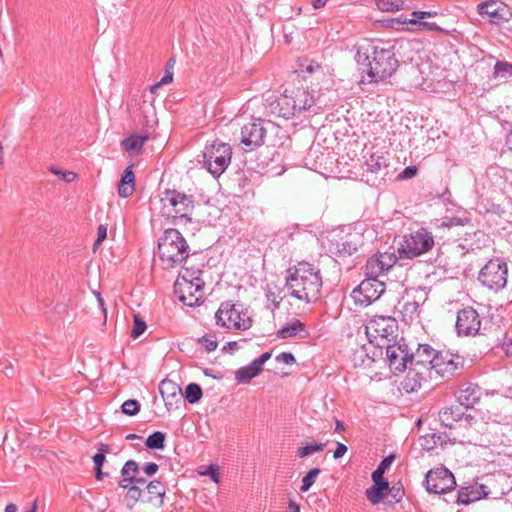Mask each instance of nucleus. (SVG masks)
Listing matches in <instances>:
<instances>
[{
    "label": "nucleus",
    "instance_id": "f257e3e1",
    "mask_svg": "<svg viewBox=\"0 0 512 512\" xmlns=\"http://www.w3.org/2000/svg\"><path fill=\"white\" fill-rule=\"evenodd\" d=\"M355 61L368 83H379L391 78L399 67L394 46L382 40H367L356 48Z\"/></svg>",
    "mask_w": 512,
    "mask_h": 512
},
{
    "label": "nucleus",
    "instance_id": "f03ea898",
    "mask_svg": "<svg viewBox=\"0 0 512 512\" xmlns=\"http://www.w3.org/2000/svg\"><path fill=\"white\" fill-rule=\"evenodd\" d=\"M320 270L308 262L288 269L285 287L291 297L306 303L318 300L322 288Z\"/></svg>",
    "mask_w": 512,
    "mask_h": 512
},
{
    "label": "nucleus",
    "instance_id": "7ed1b4c3",
    "mask_svg": "<svg viewBox=\"0 0 512 512\" xmlns=\"http://www.w3.org/2000/svg\"><path fill=\"white\" fill-rule=\"evenodd\" d=\"M157 254L163 267L171 269L187 263L190 246L177 229L169 228L158 240Z\"/></svg>",
    "mask_w": 512,
    "mask_h": 512
},
{
    "label": "nucleus",
    "instance_id": "20e7f679",
    "mask_svg": "<svg viewBox=\"0 0 512 512\" xmlns=\"http://www.w3.org/2000/svg\"><path fill=\"white\" fill-rule=\"evenodd\" d=\"M202 271L185 266L174 285L178 299L184 305L195 307L204 300V281L201 278Z\"/></svg>",
    "mask_w": 512,
    "mask_h": 512
},
{
    "label": "nucleus",
    "instance_id": "39448f33",
    "mask_svg": "<svg viewBox=\"0 0 512 512\" xmlns=\"http://www.w3.org/2000/svg\"><path fill=\"white\" fill-rule=\"evenodd\" d=\"M397 331L398 322L392 316L375 315L365 326L369 344L375 346L380 355L383 354L384 346L396 339Z\"/></svg>",
    "mask_w": 512,
    "mask_h": 512
},
{
    "label": "nucleus",
    "instance_id": "423d86ee",
    "mask_svg": "<svg viewBox=\"0 0 512 512\" xmlns=\"http://www.w3.org/2000/svg\"><path fill=\"white\" fill-rule=\"evenodd\" d=\"M231 159V146L220 140L206 144L202 152L203 167L215 178L220 177L226 171Z\"/></svg>",
    "mask_w": 512,
    "mask_h": 512
},
{
    "label": "nucleus",
    "instance_id": "0eeeda50",
    "mask_svg": "<svg viewBox=\"0 0 512 512\" xmlns=\"http://www.w3.org/2000/svg\"><path fill=\"white\" fill-rule=\"evenodd\" d=\"M479 282L489 290L498 292L504 289L508 281V264L501 257L488 260L480 269Z\"/></svg>",
    "mask_w": 512,
    "mask_h": 512
},
{
    "label": "nucleus",
    "instance_id": "6e6552de",
    "mask_svg": "<svg viewBox=\"0 0 512 512\" xmlns=\"http://www.w3.org/2000/svg\"><path fill=\"white\" fill-rule=\"evenodd\" d=\"M162 213L167 216L178 217L190 221L194 209V200L191 195L175 189H167L161 196Z\"/></svg>",
    "mask_w": 512,
    "mask_h": 512
},
{
    "label": "nucleus",
    "instance_id": "1a4fd4ad",
    "mask_svg": "<svg viewBox=\"0 0 512 512\" xmlns=\"http://www.w3.org/2000/svg\"><path fill=\"white\" fill-rule=\"evenodd\" d=\"M434 237L426 228H419L404 236L398 248L401 257L412 259L430 251Z\"/></svg>",
    "mask_w": 512,
    "mask_h": 512
},
{
    "label": "nucleus",
    "instance_id": "9d476101",
    "mask_svg": "<svg viewBox=\"0 0 512 512\" xmlns=\"http://www.w3.org/2000/svg\"><path fill=\"white\" fill-rule=\"evenodd\" d=\"M216 325L228 330L245 331L251 328L252 319L246 311L238 310L232 301L222 302L215 313Z\"/></svg>",
    "mask_w": 512,
    "mask_h": 512
},
{
    "label": "nucleus",
    "instance_id": "9b49d317",
    "mask_svg": "<svg viewBox=\"0 0 512 512\" xmlns=\"http://www.w3.org/2000/svg\"><path fill=\"white\" fill-rule=\"evenodd\" d=\"M424 486L428 493L446 494L456 487V480L451 471L440 466L426 473Z\"/></svg>",
    "mask_w": 512,
    "mask_h": 512
},
{
    "label": "nucleus",
    "instance_id": "f8f14e48",
    "mask_svg": "<svg viewBox=\"0 0 512 512\" xmlns=\"http://www.w3.org/2000/svg\"><path fill=\"white\" fill-rule=\"evenodd\" d=\"M383 349H385V360L394 374L407 369L411 352L403 339L399 342L387 343Z\"/></svg>",
    "mask_w": 512,
    "mask_h": 512
},
{
    "label": "nucleus",
    "instance_id": "ddd939ff",
    "mask_svg": "<svg viewBox=\"0 0 512 512\" xmlns=\"http://www.w3.org/2000/svg\"><path fill=\"white\" fill-rule=\"evenodd\" d=\"M384 291L385 285L383 282L367 277L353 289L351 296L356 304L368 306L378 300Z\"/></svg>",
    "mask_w": 512,
    "mask_h": 512
},
{
    "label": "nucleus",
    "instance_id": "4468645a",
    "mask_svg": "<svg viewBox=\"0 0 512 512\" xmlns=\"http://www.w3.org/2000/svg\"><path fill=\"white\" fill-rule=\"evenodd\" d=\"M481 327L479 313L473 307H465L458 311L455 329L458 336H475Z\"/></svg>",
    "mask_w": 512,
    "mask_h": 512
},
{
    "label": "nucleus",
    "instance_id": "2eb2a0df",
    "mask_svg": "<svg viewBox=\"0 0 512 512\" xmlns=\"http://www.w3.org/2000/svg\"><path fill=\"white\" fill-rule=\"evenodd\" d=\"M463 368V360L460 356L435 350L432 370L442 376H453Z\"/></svg>",
    "mask_w": 512,
    "mask_h": 512
},
{
    "label": "nucleus",
    "instance_id": "dca6fc26",
    "mask_svg": "<svg viewBox=\"0 0 512 512\" xmlns=\"http://www.w3.org/2000/svg\"><path fill=\"white\" fill-rule=\"evenodd\" d=\"M266 129L261 120H252L241 127V143L249 150L264 144Z\"/></svg>",
    "mask_w": 512,
    "mask_h": 512
},
{
    "label": "nucleus",
    "instance_id": "f3484780",
    "mask_svg": "<svg viewBox=\"0 0 512 512\" xmlns=\"http://www.w3.org/2000/svg\"><path fill=\"white\" fill-rule=\"evenodd\" d=\"M440 422L448 428H453L457 423L460 427H471L477 420L471 414H465L459 406L446 407L439 412Z\"/></svg>",
    "mask_w": 512,
    "mask_h": 512
},
{
    "label": "nucleus",
    "instance_id": "a211bd4d",
    "mask_svg": "<svg viewBox=\"0 0 512 512\" xmlns=\"http://www.w3.org/2000/svg\"><path fill=\"white\" fill-rule=\"evenodd\" d=\"M477 11L482 17L487 16L488 20L496 25L508 21L510 15L508 6L498 0H488L480 3Z\"/></svg>",
    "mask_w": 512,
    "mask_h": 512
},
{
    "label": "nucleus",
    "instance_id": "6ab92c4d",
    "mask_svg": "<svg viewBox=\"0 0 512 512\" xmlns=\"http://www.w3.org/2000/svg\"><path fill=\"white\" fill-rule=\"evenodd\" d=\"M396 262V258L390 253H378L367 260L365 274L368 278L378 279L385 274Z\"/></svg>",
    "mask_w": 512,
    "mask_h": 512
},
{
    "label": "nucleus",
    "instance_id": "aec40b11",
    "mask_svg": "<svg viewBox=\"0 0 512 512\" xmlns=\"http://www.w3.org/2000/svg\"><path fill=\"white\" fill-rule=\"evenodd\" d=\"M159 392L169 412L178 409L183 402L181 387L172 380H162L159 384Z\"/></svg>",
    "mask_w": 512,
    "mask_h": 512
},
{
    "label": "nucleus",
    "instance_id": "412c9836",
    "mask_svg": "<svg viewBox=\"0 0 512 512\" xmlns=\"http://www.w3.org/2000/svg\"><path fill=\"white\" fill-rule=\"evenodd\" d=\"M431 372L426 366L419 365L417 367L409 366V370L404 380L402 387L407 393L417 391L424 381L431 378Z\"/></svg>",
    "mask_w": 512,
    "mask_h": 512
},
{
    "label": "nucleus",
    "instance_id": "4be33fe9",
    "mask_svg": "<svg viewBox=\"0 0 512 512\" xmlns=\"http://www.w3.org/2000/svg\"><path fill=\"white\" fill-rule=\"evenodd\" d=\"M455 396L461 406L472 408L481 399L482 389L478 384L466 382L459 387Z\"/></svg>",
    "mask_w": 512,
    "mask_h": 512
},
{
    "label": "nucleus",
    "instance_id": "5701e85b",
    "mask_svg": "<svg viewBox=\"0 0 512 512\" xmlns=\"http://www.w3.org/2000/svg\"><path fill=\"white\" fill-rule=\"evenodd\" d=\"M490 494H492V490L486 484L461 487L457 492L456 503L468 505L483 497H488Z\"/></svg>",
    "mask_w": 512,
    "mask_h": 512
},
{
    "label": "nucleus",
    "instance_id": "b1692460",
    "mask_svg": "<svg viewBox=\"0 0 512 512\" xmlns=\"http://www.w3.org/2000/svg\"><path fill=\"white\" fill-rule=\"evenodd\" d=\"M271 352H264L258 358L236 371L235 378L239 383H248L252 378L260 374L263 365L271 358Z\"/></svg>",
    "mask_w": 512,
    "mask_h": 512
},
{
    "label": "nucleus",
    "instance_id": "393cba45",
    "mask_svg": "<svg viewBox=\"0 0 512 512\" xmlns=\"http://www.w3.org/2000/svg\"><path fill=\"white\" fill-rule=\"evenodd\" d=\"M140 467L134 460H128L121 469V480L118 485L127 487L130 484H146V479L140 477Z\"/></svg>",
    "mask_w": 512,
    "mask_h": 512
},
{
    "label": "nucleus",
    "instance_id": "a878e982",
    "mask_svg": "<svg viewBox=\"0 0 512 512\" xmlns=\"http://www.w3.org/2000/svg\"><path fill=\"white\" fill-rule=\"evenodd\" d=\"M435 350L428 344H420L416 353L411 352L409 365L417 367L420 364L432 371Z\"/></svg>",
    "mask_w": 512,
    "mask_h": 512
},
{
    "label": "nucleus",
    "instance_id": "bb28decb",
    "mask_svg": "<svg viewBox=\"0 0 512 512\" xmlns=\"http://www.w3.org/2000/svg\"><path fill=\"white\" fill-rule=\"evenodd\" d=\"M307 159L314 160L313 166L315 170H331L335 162L333 153L326 149L321 150L320 147H312L308 153Z\"/></svg>",
    "mask_w": 512,
    "mask_h": 512
},
{
    "label": "nucleus",
    "instance_id": "cd10ccee",
    "mask_svg": "<svg viewBox=\"0 0 512 512\" xmlns=\"http://www.w3.org/2000/svg\"><path fill=\"white\" fill-rule=\"evenodd\" d=\"M358 250V243L351 239L330 240L329 251L337 257L353 255Z\"/></svg>",
    "mask_w": 512,
    "mask_h": 512
},
{
    "label": "nucleus",
    "instance_id": "c85d7f7f",
    "mask_svg": "<svg viewBox=\"0 0 512 512\" xmlns=\"http://www.w3.org/2000/svg\"><path fill=\"white\" fill-rule=\"evenodd\" d=\"M293 100H295V108L297 115L302 112L309 111L315 105V98L310 92L304 88H297L291 92Z\"/></svg>",
    "mask_w": 512,
    "mask_h": 512
},
{
    "label": "nucleus",
    "instance_id": "c756f323",
    "mask_svg": "<svg viewBox=\"0 0 512 512\" xmlns=\"http://www.w3.org/2000/svg\"><path fill=\"white\" fill-rule=\"evenodd\" d=\"M296 335L301 337H306L308 335L305 324L299 319H293L286 323L276 333V336L280 339H287Z\"/></svg>",
    "mask_w": 512,
    "mask_h": 512
},
{
    "label": "nucleus",
    "instance_id": "7c9ffc66",
    "mask_svg": "<svg viewBox=\"0 0 512 512\" xmlns=\"http://www.w3.org/2000/svg\"><path fill=\"white\" fill-rule=\"evenodd\" d=\"M135 190V174L131 166L124 170L118 185V194L122 198L130 197Z\"/></svg>",
    "mask_w": 512,
    "mask_h": 512
},
{
    "label": "nucleus",
    "instance_id": "2f4dec72",
    "mask_svg": "<svg viewBox=\"0 0 512 512\" xmlns=\"http://www.w3.org/2000/svg\"><path fill=\"white\" fill-rule=\"evenodd\" d=\"M145 485L149 494L148 501L156 507H161L164 503V496L166 494L164 484L159 480H153L149 483L146 482Z\"/></svg>",
    "mask_w": 512,
    "mask_h": 512
},
{
    "label": "nucleus",
    "instance_id": "473e14b6",
    "mask_svg": "<svg viewBox=\"0 0 512 512\" xmlns=\"http://www.w3.org/2000/svg\"><path fill=\"white\" fill-rule=\"evenodd\" d=\"M509 478L505 474H499L497 477L490 480L489 484H487L491 490V497L494 499L500 498L506 494H508L512 486L508 483Z\"/></svg>",
    "mask_w": 512,
    "mask_h": 512
},
{
    "label": "nucleus",
    "instance_id": "72a5a7b5",
    "mask_svg": "<svg viewBox=\"0 0 512 512\" xmlns=\"http://www.w3.org/2000/svg\"><path fill=\"white\" fill-rule=\"evenodd\" d=\"M277 106L279 108V115L285 119H290L297 116L295 108V100H293L292 94L286 90L277 100Z\"/></svg>",
    "mask_w": 512,
    "mask_h": 512
},
{
    "label": "nucleus",
    "instance_id": "f704fd0d",
    "mask_svg": "<svg viewBox=\"0 0 512 512\" xmlns=\"http://www.w3.org/2000/svg\"><path fill=\"white\" fill-rule=\"evenodd\" d=\"M147 140V135L132 134L125 138L121 145L125 151L140 152Z\"/></svg>",
    "mask_w": 512,
    "mask_h": 512
},
{
    "label": "nucleus",
    "instance_id": "c9c22d12",
    "mask_svg": "<svg viewBox=\"0 0 512 512\" xmlns=\"http://www.w3.org/2000/svg\"><path fill=\"white\" fill-rule=\"evenodd\" d=\"M367 171L378 174L388 167L386 158L383 155L371 154L365 161Z\"/></svg>",
    "mask_w": 512,
    "mask_h": 512
},
{
    "label": "nucleus",
    "instance_id": "e433bc0d",
    "mask_svg": "<svg viewBox=\"0 0 512 512\" xmlns=\"http://www.w3.org/2000/svg\"><path fill=\"white\" fill-rule=\"evenodd\" d=\"M165 439V433L161 431H155L146 438L145 445L149 449L160 450L165 447Z\"/></svg>",
    "mask_w": 512,
    "mask_h": 512
},
{
    "label": "nucleus",
    "instance_id": "4c0bfd02",
    "mask_svg": "<svg viewBox=\"0 0 512 512\" xmlns=\"http://www.w3.org/2000/svg\"><path fill=\"white\" fill-rule=\"evenodd\" d=\"M376 5L379 10L385 12H397L405 8L402 0H376Z\"/></svg>",
    "mask_w": 512,
    "mask_h": 512
},
{
    "label": "nucleus",
    "instance_id": "58836bf2",
    "mask_svg": "<svg viewBox=\"0 0 512 512\" xmlns=\"http://www.w3.org/2000/svg\"><path fill=\"white\" fill-rule=\"evenodd\" d=\"M493 77L503 79L512 78V63L507 61H497L494 65Z\"/></svg>",
    "mask_w": 512,
    "mask_h": 512
},
{
    "label": "nucleus",
    "instance_id": "ea45409f",
    "mask_svg": "<svg viewBox=\"0 0 512 512\" xmlns=\"http://www.w3.org/2000/svg\"><path fill=\"white\" fill-rule=\"evenodd\" d=\"M365 494L373 505H377L388 495V490L372 485L366 489Z\"/></svg>",
    "mask_w": 512,
    "mask_h": 512
},
{
    "label": "nucleus",
    "instance_id": "a19ab883",
    "mask_svg": "<svg viewBox=\"0 0 512 512\" xmlns=\"http://www.w3.org/2000/svg\"><path fill=\"white\" fill-rule=\"evenodd\" d=\"M203 395L202 388L196 383H190L185 389V398L190 404L197 403Z\"/></svg>",
    "mask_w": 512,
    "mask_h": 512
},
{
    "label": "nucleus",
    "instance_id": "79ce46f5",
    "mask_svg": "<svg viewBox=\"0 0 512 512\" xmlns=\"http://www.w3.org/2000/svg\"><path fill=\"white\" fill-rule=\"evenodd\" d=\"M321 473L320 468H312L307 474L302 478V484L300 487L301 492H307L312 485L315 483L317 477Z\"/></svg>",
    "mask_w": 512,
    "mask_h": 512
},
{
    "label": "nucleus",
    "instance_id": "37998d69",
    "mask_svg": "<svg viewBox=\"0 0 512 512\" xmlns=\"http://www.w3.org/2000/svg\"><path fill=\"white\" fill-rule=\"evenodd\" d=\"M324 446H325L324 443H317V442L307 443L298 449L297 456L299 458H303V457L309 456L313 453L320 452L323 450Z\"/></svg>",
    "mask_w": 512,
    "mask_h": 512
},
{
    "label": "nucleus",
    "instance_id": "c03bdc74",
    "mask_svg": "<svg viewBox=\"0 0 512 512\" xmlns=\"http://www.w3.org/2000/svg\"><path fill=\"white\" fill-rule=\"evenodd\" d=\"M409 24L418 25L420 29L427 30V31H437L441 33L448 34L449 31L443 29L442 27L438 26L435 22H426V21H420L418 19L411 18L407 20Z\"/></svg>",
    "mask_w": 512,
    "mask_h": 512
},
{
    "label": "nucleus",
    "instance_id": "a18cd8bd",
    "mask_svg": "<svg viewBox=\"0 0 512 512\" xmlns=\"http://www.w3.org/2000/svg\"><path fill=\"white\" fill-rule=\"evenodd\" d=\"M140 403L135 399H128L123 402L122 412L128 416H134L140 411Z\"/></svg>",
    "mask_w": 512,
    "mask_h": 512
},
{
    "label": "nucleus",
    "instance_id": "49530a36",
    "mask_svg": "<svg viewBox=\"0 0 512 512\" xmlns=\"http://www.w3.org/2000/svg\"><path fill=\"white\" fill-rule=\"evenodd\" d=\"M198 343H200L207 352L215 351L218 342L216 340V337L213 335L206 334L198 339Z\"/></svg>",
    "mask_w": 512,
    "mask_h": 512
},
{
    "label": "nucleus",
    "instance_id": "de8ad7c7",
    "mask_svg": "<svg viewBox=\"0 0 512 512\" xmlns=\"http://www.w3.org/2000/svg\"><path fill=\"white\" fill-rule=\"evenodd\" d=\"M203 476H209L211 480L219 484L220 483V472L219 467L216 464H210L203 471L199 472Z\"/></svg>",
    "mask_w": 512,
    "mask_h": 512
},
{
    "label": "nucleus",
    "instance_id": "09e8293b",
    "mask_svg": "<svg viewBox=\"0 0 512 512\" xmlns=\"http://www.w3.org/2000/svg\"><path fill=\"white\" fill-rule=\"evenodd\" d=\"M110 450L109 445L100 444L98 452L93 456L94 468H101L104 461L105 455Z\"/></svg>",
    "mask_w": 512,
    "mask_h": 512
},
{
    "label": "nucleus",
    "instance_id": "8fccbe9b",
    "mask_svg": "<svg viewBox=\"0 0 512 512\" xmlns=\"http://www.w3.org/2000/svg\"><path fill=\"white\" fill-rule=\"evenodd\" d=\"M266 299L268 302V307L272 310H275L279 307L280 297L278 293L271 287H268L266 290Z\"/></svg>",
    "mask_w": 512,
    "mask_h": 512
},
{
    "label": "nucleus",
    "instance_id": "3c124183",
    "mask_svg": "<svg viewBox=\"0 0 512 512\" xmlns=\"http://www.w3.org/2000/svg\"><path fill=\"white\" fill-rule=\"evenodd\" d=\"M146 328V323L143 320H141L138 316L134 315V324L131 331V337L134 339L138 338L144 333Z\"/></svg>",
    "mask_w": 512,
    "mask_h": 512
},
{
    "label": "nucleus",
    "instance_id": "603ef678",
    "mask_svg": "<svg viewBox=\"0 0 512 512\" xmlns=\"http://www.w3.org/2000/svg\"><path fill=\"white\" fill-rule=\"evenodd\" d=\"M49 171L54 175L60 176L61 179L67 183L73 182L77 178V174L72 171H62L56 167H50Z\"/></svg>",
    "mask_w": 512,
    "mask_h": 512
},
{
    "label": "nucleus",
    "instance_id": "864d4df0",
    "mask_svg": "<svg viewBox=\"0 0 512 512\" xmlns=\"http://www.w3.org/2000/svg\"><path fill=\"white\" fill-rule=\"evenodd\" d=\"M141 484H130L127 487H122L123 489H127L126 497L133 501H137L140 499L142 495V490L140 488Z\"/></svg>",
    "mask_w": 512,
    "mask_h": 512
},
{
    "label": "nucleus",
    "instance_id": "5fc2aeb1",
    "mask_svg": "<svg viewBox=\"0 0 512 512\" xmlns=\"http://www.w3.org/2000/svg\"><path fill=\"white\" fill-rule=\"evenodd\" d=\"M440 439V436H437L436 434H428L421 438V446L425 450H432L435 448L437 440Z\"/></svg>",
    "mask_w": 512,
    "mask_h": 512
},
{
    "label": "nucleus",
    "instance_id": "6e6d98bb",
    "mask_svg": "<svg viewBox=\"0 0 512 512\" xmlns=\"http://www.w3.org/2000/svg\"><path fill=\"white\" fill-rule=\"evenodd\" d=\"M393 461H394V455H388V456L384 457L381 460V462L379 463L378 467L373 472H376L377 476L379 474L384 475L385 471L391 466Z\"/></svg>",
    "mask_w": 512,
    "mask_h": 512
},
{
    "label": "nucleus",
    "instance_id": "4d7b16f0",
    "mask_svg": "<svg viewBox=\"0 0 512 512\" xmlns=\"http://www.w3.org/2000/svg\"><path fill=\"white\" fill-rule=\"evenodd\" d=\"M405 492L402 486L393 485L391 488L389 487L388 495L391 496L393 502L398 503L402 500Z\"/></svg>",
    "mask_w": 512,
    "mask_h": 512
},
{
    "label": "nucleus",
    "instance_id": "13d9d810",
    "mask_svg": "<svg viewBox=\"0 0 512 512\" xmlns=\"http://www.w3.org/2000/svg\"><path fill=\"white\" fill-rule=\"evenodd\" d=\"M373 486L389 490V482L384 478L383 474L377 476L376 472H372Z\"/></svg>",
    "mask_w": 512,
    "mask_h": 512
},
{
    "label": "nucleus",
    "instance_id": "bf43d9fd",
    "mask_svg": "<svg viewBox=\"0 0 512 512\" xmlns=\"http://www.w3.org/2000/svg\"><path fill=\"white\" fill-rule=\"evenodd\" d=\"M419 304L416 301H407L402 308V312L405 316L409 315L412 317L418 312Z\"/></svg>",
    "mask_w": 512,
    "mask_h": 512
},
{
    "label": "nucleus",
    "instance_id": "052dcab7",
    "mask_svg": "<svg viewBox=\"0 0 512 512\" xmlns=\"http://www.w3.org/2000/svg\"><path fill=\"white\" fill-rule=\"evenodd\" d=\"M276 361L287 365H292L296 362V359L291 352H281L276 356Z\"/></svg>",
    "mask_w": 512,
    "mask_h": 512
},
{
    "label": "nucleus",
    "instance_id": "680f3d73",
    "mask_svg": "<svg viewBox=\"0 0 512 512\" xmlns=\"http://www.w3.org/2000/svg\"><path fill=\"white\" fill-rule=\"evenodd\" d=\"M416 166H407L398 176L401 180H406L414 177L417 174Z\"/></svg>",
    "mask_w": 512,
    "mask_h": 512
},
{
    "label": "nucleus",
    "instance_id": "e2e57ef3",
    "mask_svg": "<svg viewBox=\"0 0 512 512\" xmlns=\"http://www.w3.org/2000/svg\"><path fill=\"white\" fill-rule=\"evenodd\" d=\"M500 347L506 356L512 357V339L505 338Z\"/></svg>",
    "mask_w": 512,
    "mask_h": 512
},
{
    "label": "nucleus",
    "instance_id": "0e129e2a",
    "mask_svg": "<svg viewBox=\"0 0 512 512\" xmlns=\"http://www.w3.org/2000/svg\"><path fill=\"white\" fill-rule=\"evenodd\" d=\"M142 469L144 473L147 474L148 476H153L158 471L159 466L154 462H150L146 463Z\"/></svg>",
    "mask_w": 512,
    "mask_h": 512
},
{
    "label": "nucleus",
    "instance_id": "69168bd1",
    "mask_svg": "<svg viewBox=\"0 0 512 512\" xmlns=\"http://www.w3.org/2000/svg\"><path fill=\"white\" fill-rule=\"evenodd\" d=\"M107 236V228L103 224H100L97 228V239L95 245L100 244Z\"/></svg>",
    "mask_w": 512,
    "mask_h": 512
},
{
    "label": "nucleus",
    "instance_id": "338daca9",
    "mask_svg": "<svg viewBox=\"0 0 512 512\" xmlns=\"http://www.w3.org/2000/svg\"><path fill=\"white\" fill-rule=\"evenodd\" d=\"M347 452V446L343 443L338 442L336 449L334 450L333 457L335 459H339L345 455Z\"/></svg>",
    "mask_w": 512,
    "mask_h": 512
},
{
    "label": "nucleus",
    "instance_id": "774afa93",
    "mask_svg": "<svg viewBox=\"0 0 512 512\" xmlns=\"http://www.w3.org/2000/svg\"><path fill=\"white\" fill-rule=\"evenodd\" d=\"M412 15L417 17L416 19L421 21L422 19L436 16L437 12H435V11H413Z\"/></svg>",
    "mask_w": 512,
    "mask_h": 512
}]
</instances>
